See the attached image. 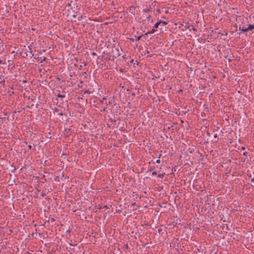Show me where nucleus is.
<instances>
[{
	"mask_svg": "<svg viewBox=\"0 0 254 254\" xmlns=\"http://www.w3.org/2000/svg\"><path fill=\"white\" fill-rule=\"evenodd\" d=\"M137 208H138V206H136V207H134V208H133V210H136V209H137Z\"/></svg>",
	"mask_w": 254,
	"mask_h": 254,
	"instance_id": "nucleus-32",
	"label": "nucleus"
},
{
	"mask_svg": "<svg viewBox=\"0 0 254 254\" xmlns=\"http://www.w3.org/2000/svg\"><path fill=\"white\" fill-rule=\"evenodd\" d=\"M131 205L133 206H136V203L135 202H133L131 204Z\"/></svg>",
	"mask_w": 254,
	"mask_h": 254,
	"instance_id": "nucleus-22",
	"label": "nucleus"
},
{
	"mask_svg": "<svg viewBox=\"0 0 254 254\" xmlns=\"http://www.w3.org/2000/svg\"><path fill=\"white\" fill-rule=\"evenodd\" d=\"M214 137L215 138H217L218 136H217V134H215L214 135Z\"/></svg>",
	"mask_w": 254,
	"mask_h": 254,
	"instance_id": "nucleus-30",
	"label": "nucleus"
},
{
	"mask_svg": "<svg viewBox=\"0 0 254 254\" xmlns=\"http://www.w3.org/2000/svg\"><path fill=\"white\" fill-rule=\"evenodd\" d=\"M247 154H248L247 152H245L243 153V155L244 156H247Z\"/></svg>",
	"mask_w": 254,
	"mask_h": 254,
	"instance_id": "nucleus-19",
	"label": "nucleus"
},
{
	"mask_svg": "<svg viewBox=\"0 0 254 254\" xmlns=\"http://www.w3.org/2000/svg\"><path fill=\"white\" fill-rule=\"evenodd\" d=\"M161 156H162V154H160L159 155V157H158L159 159H160L161 158Z\"/></svg>",
	"mask_w": 254,
	"mask_h": 254,
	"instance_id": "nucleus-31",
	"label": "nucleus"
},
{
	"mask_svg": "<svg viewBox=\"0 0 254 254\" xmlns=\"http://www.w3.org/2000/svg\"><path fill=\"white\" fill-rule=\"evenodd\" d=\"M207 135L209 136H210L211 135V133H209L208 131L207 132Z\"/></svg>",
	"mask_w": 254,
	"mask_h": 254,
	"instance_id": "nucleus-23",
	"label": "nucleus"
},
{
	"mask_svg": "<svg viewBox=\"0 0 254 254\" xmlns=\"http://www.w3.org/2000/svg\"><path fill=\"white\" fill-rule=\"evenodd\" d=\"M192 29L193 30V31H196L197 29L195 28H194L193 27H192Z\"/></svg>",
	"mask_w": 254,
	"mask_h": 254,
	"instance_id": "nucleus-24",
	"label": "nucleus"
},
{
	"mask_svg": "<svg viewBox=\"0 0 254 254\" xmlns=\"http://www.w3.org/2000/svg\"><path fill=\"white\" fill-rule=\"evenodd\" d=\"M82 18H83V16H80L78 17L77 19L78 21H80L82 19Z\"/></svg>",
	"mask_w": 254,
	"mask_h": 254,
	"instance_id": "nucleus-13",
	"label": "nucleus"
},
{
	"mask_svg": "<svg viewBox=\"0 0 254 254\" xmlns=\"http://www.w3.org/2000/svg\"><path fill=\"white\" fill-rule=\"evenodd\" d=\"M57 96L58 97H60V98H64L65 97V95H62L61 94H58L57 95Z\"/></svg>",
	"mask_w": 254,
	"mask_h": 254,
	"instance_id": "nucleus-7",
	"label": "nucleus"
},
{
	"mask_svg": "<svg viewBox=\"0 0 254 254\" xmlns=\"http://www.w3.org/2000/svg\"><path fill=\"white\" fill-rule=\"evenodd\" d=\"M28 147L29 149H31V147H32V146L31 145H28Z\"/></svg>",
	"mask_w": 254,
	"mask_h": 254,
	"instance_id": "nucleus-25",
	"label": "nucleus"
},
{
	"mask_svg": "<svg viewBox=\"0 0 254 254\" xmlns=\"http://www.w3.org/2000/svg\"><path fill=\"white\" fill-rule=\"evenodd\" d=\"M47 59L46 58L44 57V59H43V61H46V60H47Z\"/></svg>",
	"mask_w": 254,
	"mask_h": 254,
	"instance_id": "nucleus-29",
	"label": "nucleus"
},
{
	"mask_svg": "<svg viewBox=\"0 0 254 254\" xmlns=\"http://www.w3.org/2000/svg\"><path fill=\"white\" fill-rule=\"evenodd\" d=\"M164 174H165V173L162 174H159V175H158V177H159V178H163V177L164 176Z\"/></svg>",
	"mask_w": 254,
	"mask_h": 254,
	"instance_id": "nucleus-10",
	"label": "nucleus"
},
{
	"mask_svg": "<svg viewBox=\"0 0 254 254\" xmlns=\"http://www.w3.org/2000/svg\"><path fill=\"white\" fill-rule=\"evenodd\" d=\"M155 31H156V30H155L154 28H153V29H152L151 31H148V32H147L146 33H145V35H147V34H148L153 33H154Z\"/></svg>",
	"mask_w": 254,
	"mask_h": 254,
	"instance_id": "nucleus-3",
	"label": "nucleus"
},
{
	"mask_svg": "<svg viewBox=\"0 0 254 254\" xmlns=\"http://www.w3.org/2000/svg\"><path fill=\"white\" fill-rule=\"evenodd\" d=\"M245 149V148L244 147H243L242 148V149H243V150H244V149Z\"/></svg>",
	"mask_w": 254,
	"mask_h": 254,
	"instance_id": "nucleus-34",
	"label": "nucleus"
},
{
	"mask_svg": "<svg viewBox=\"0 0 254 254\" xmlns=\"http://www.w3.org/2000/svg\"><path fill=\"white\" fill-rule=\"evenodd\" d=\"M91 93V92L89 91L88 90H86V91H84V94H85V93L90 94Z\"/></svg>",
	"mask_w": 254,
	"mask_h": 254,
	"instance_id": "nucleus-12",
	"label": "nucleus"
},
{
	"mask_svg": "<svg viewBox=\"0 0 254 254\" xmlns=\"http://www.w3.org/2000/svg\"><path fill=\"white\" fill-rule=\"evenodd\" d=\"M156 162L157 163H160V160L159 159H158L156 161Z\"/></svg>",
	"mask_w": 254,
	"mask_h": 254,
	"instance_id": "nucleus-18",
	"label": "nucleus"
},
{
	"mask_svg": "<svg viewBox=\"0 0 254 254\" xmlns=\"http://www.w3.org/2000/svg\"><path fill=\"white\" fill-rule=\"evenodd\" d=\"M154 169H155L154 166H151V167H150V168L149 171H152V170H153Z\"/></svg>",
	"mask_w": 254,
	"mask_h": 254,
	"instance_id": "nucleus-14",
	"label": "nucleus"
},
{
	"mask_svg": "<svg viewBox=\"0 0 254 254\" xmlns=\"http://www.w3.org/2000/svg\"><path fill=\"white\" fill-rule=\"evenodd\" d=\"M140 38H141V36H137L136 37V40L137 41H139L140 39Z\"/></svg>",
	"mask_w": 254,
	"mask_h": 254,
	"instance_id": "nucleus-15",
	"label": "nucleus"
},
{
	"mask_svg": "<svg viewBox=\"0 0 254 254\" xmlns=\"http://www.w3.org/2000/svg\"><path fill=\"white\" fill-rule=\"evenodd\" d=\"M83 75H87V72L85 71L83 72Z\"/></svg>",
	"mask_w": 254,
	"mask_h": 254,
	"instance_id": "nucleus-27",
	"label": "nucleus"
},
{
	"mask_svg": "<svg viewBox=\"0 0 254 254\" xmlns=\"http://www.w3.org/2000/svg\"><path fill=\"white\" fill-rule=\"evenodd\" d=\"M92 55L93 56H95L97 55L96 53H95V52H93L92 53Z\"/></svg>",
	"mask_w": 254,
	"mask_h": 254,
	"instance_id": "nucleus-20",
	"label": "nucleus"
},
{
	"mask_svg": "<svg viewBox=\"0 0 254 254\" xmlns=\"http://www.w3.org/2000/svg\"><path fill=\"white\" fill-rule=\"evenodd\" d=\"M152 175H157V172L156 171H154L152 172Z\"/></svg>",
	"mask_w": 254,
	"mask_h": 254,
	"instance_id": "nucleus-17",
	"label": "nucleus"
},
{
	"mask_svg": "<svg viewBox=\"0 0 254 254\" xmlns=\"http://www.w3.org/2000/svg\"><path fill=\"white\" fill-rule=\"evenodd\" d=\"M239 30H241L242 32H247L246 28H244V27H243L242 28L240 27Z\"/></svg>",
	"mask_w": 254,
	"mask_h": 254,
	"instance_id": "nucleus-4",
	"label": "nucleus"
},
{
	"mask_svg": "<svg viewBox=\"0 0 254 254\" xmlns=\"http://www.w3.org/2000/svg\"><path fill=\"white\" fill-rule=\"evenodd\" d=\"M254 29V24H250L248 27L246 28L247 31H248L249 30H252Z\"/></svg>",
	"mask_w": 254,
	"mask_h": 254,
	"instance_id": "nucleus-2",
	"label": "nucleus"
},
{
	"mask_svg": "<svg viewBox=\"0 0 254 254\" xmlns=\"http://www.w3.org/2000/svg\"><path fill=\"white\" fill-rule=\"evenodd\" d=\"M185 27H186L187 29H190V30H191V29H190V26H187V25H186V26H185Z\"/></svg>",
	"mask_w": 254,
	"mask_h": 254,
	"instance_id": "nucleus-21",
	"label": "nucleus"
},
{
	"mask_svg": "<svg viewBox=\"0 0 254 254\" xmlns=\"http://www.w3.org/2000/svg\"><path fill=\"white\" fill-rule=\"evenodd\" d=\"M82 68V65H80L79 69H81Z\"/></svg>",
	"mask_w": 254,
	"mask_h": 254,
	"instance_id": "nucleus-33",
	"label": "nucleus"
},
{
	"mask_svg": "<svg viewBox=\"0 0 254 254\" xmlns=\"http://www.w3.org/2000/svg\"><path fill=\"white\" fill-rule=\"evenodd\" d=\"M112 56L114 58H118L121 55L120 47H114L112 49Z\"/></svg>",
	"mask_w": 254,
	"mask_h": 254,
	"instance_id": "nucleus-1",
	"label": "nucleus"
},
{
	"mask_svg": "<svg viewBox=\"0 0 254 254\" xmlns=\"http://www.w3.org/2000/svg\"><path fill=\"white\" fill-rule=\"evenodd\" d=\"M58 111H59V109H57V108H55V109H54V114H55V113H57V112H58Z\"/></svg>",
	"mask_w": 254,
	"mask_h": 254,
	"instance_id": "nucleus-11",
	"label": "nucleus"
},
{
	"mask_svg": "<svg viewBox=\"0 0 254 254\" xmlns=\"http://www.w3.org/2000/svg\"><path fill=\"white\" fill-rule=\"evenodd\" d=\"M159 22H161V24H162L163 26H165L168 24L167 22L163 21H159Z\"/></svg>",
	"mask_w": 254,
	"mask_h": 254,
	"instance_id": "nucleus-6",
	"label": "nucleus"
},
{
	"mask_svg": "<svg viewBox=\"0 0 254 254\" xmlns=\"http://www.w3.org/2000/svg\"><path fill=\"white\" fill-rule=\"evenodd\" d=\"M5 64V60L4 61L0 60V64Z\"/></svg>",
	"mask_w": 254,
	"mask_h": 254,
	"instance_id": "nucleus-9",
	"label": "nucleus"
},
{
	"mask_svg": "<svg viewBox=\"0 0 254 254\" xmlns=\"http://www.w3.org/2000/svg\"><path fill=\"white\" fill-rule=\"evenodd\" d=\"M55 219L54 218H51V221L52 222H54V221H55Z\"/></svg>",
	"mask_w": 254,
	"mask_h": 254,
	"instance_id": "nucleus-26",
	"label": "nucleus"
},
{
	"mask_svg": "<svg viewBox=\"0 0 254 254\" xmlns=\"http://www.w3.org/2000/svg\"><path fill=\"white\" fill-rule=\"evenodd\" d=\"M251 182H254V177L252 179Z\"/></svg>",
	"mask_w": 254,
	"mask_h": 254,
	"instance_id": "nucleus-28",
	"label": "nucleus"
},
{
	"mask_svg": "<svg viewBox=\"0 0 254 254\" xmlns=\"http://www.w3.org/2000/svg\"><path fill=\"white\" fill-rule=\"evenodd\" d=\"M160 24H161V22H159H159H157V23L155 24V25H154V28H158V26H159V25Z\"/></svg>",
	"mask_w": 254,
	"mask_h": 254,
	"instance_id": "nucleus-5",
	"label": "nucleus"
},
{
	"mask_svg": "<svg viewBox=\"0 0 254 254\" xmlns=\"http://www.w3.org/2000/svg\"><path fill=\"white\" fill-rule=\"evenodd\" d=\"M82 64H83V65H84V66H86L88 64V63L87 62H83V63H82Z\"/></svg>",
	"mask_w": 254,
	"mask_h": 254,
	"instance_id": "nucleus-16",
	"label": "nucleus"
},
{
	"mask_svg": "<svg viewBox=\"0 0 254 254\" xmlns=\"http://www.w3.org/2000/svg\"><path fill=\"white\" fill-rule=\"evenodd\" d=\"M58 115H59V116H63V115H64V116H67V115H66V114H64V113H63V112L59 113H58Z\"/></svg>",
	"mask_w": 254,
	"mask_h": 254,
	"instance_id": "nucleus-8",
	"label": "nucleus"
}]
</instances>
